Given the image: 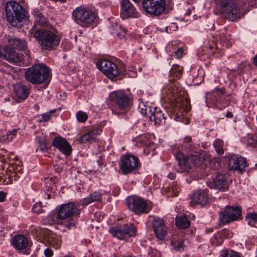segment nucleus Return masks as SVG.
I'll use <instances>...</instances> for the list:
<instances>
[{"label": "nucleus", "instance_id": "nucleus-1", "mask_svg": "<svg viewBox=\"0 0 257 257\" xmlns=\"http://www.w3.org/2000/svg\"><path fill=\"white\" fill-rule=\"evenodd\" d=\"M34 37L45 50L55 49L60 42V38L54 30L38 29L34 32Z\"/></svg>", "mask_w": 257, "mask_h": 257}, {"label": "nucleus", "instance_id": "nucleus-2", "mask_svg": "<svg viewBox=\"0 0 257 257\" xmlns=\"http://www.w3.org/2000/svg\"><path fill=\"white\" fill-rule=\"evenodd\" d=\"M5 10L7 20L12 25H16L17 22H22L26 18V10L16 1L7 2Z\"/></svg>", "mask_w": 257, "mask_h": 257}, {"label": "nucleus", "instance_id": "nucleus-3", "mask_svg": "<svg viewBox=\"0 0 257 257\" xmlns=\"http://www.w3.org/2000/svg\"><path fill=\"white\" fill-rule=\"evenodd\" d=\"M49 68L43 64H38L29 68L25 72V79L34 84L42 83L48 79Z\"/></svg>", "mask_w": 257, "mask_h": 257}, {"label": "nucleus", "instance_id": "nucleus-4", "mask_svg": "<svg viewBox=\"0 0 257 257\" xmlns=\"http://www.w3.org/2000/svg\"><path fill=\"white\" fill-rule=\"evenodd\" d=\"M236 3V0L220 1V13L230 21H235L241 18V14Z\"/></svg>", "mask_w": 257, "mask_h": 257}, {"label": "nucleus", "instance_id": "nucleus-5", "mask_svg": "<svg viewBox=\"0 0 257 257\" xmlns=\"http://www.w3.org/2000/svg\"><path fill=\"white\" fill-rule=\"evenodd\" d=\"M74 21L78 24L89 26L94 22L96 14L91 10L84 6L76 8L72 13Z\"/></svg>", "mask_w": 257, "mask_h": 257}, {"label": "nucleus", "instance_id": "nucleus-6", "mask_svg": "<svg viewBox=\"0 0 257 257\" xmlns=\"http://www.w3.org/2000/svg\"><path fill=\"white\" fill-rule=\"evenodd\" d=\"M80 212L78 203L69 202L59 207L57 210V217L60 219H65L79 215Z\"/></svg>", "mask_w": 257, "mask_h": 257}, {"label": "nucleus", "instance_id": "nucleus-7", "mask_svg": "<svg viewBox=\"0 0 257 257\" xmlns=\"http://www.w3.org/2000/svg\"><path fill=\"white\" fill-rule=\"evenodd\" d=\"M96 66L99 70L110 79L115 78L119 75L120 72L116 65L109 60H100Z\"/></svg>", "mask_w": 257, "mask_h": 257}, {"label": "nucleus", "instance_id": "nucleus-8", "mask_svg": "<svg viewBox=\"0 0 257 257\" xmlns=\"http://www.w3.org/2000/svg\"><path fill=\"white\" fill-rule=\"evenodd\" d=\"M120 169L124 174L136 170L140 166L138 158L132 154H126L121 158Z\"/></svg>", "mask_w": 257, "mask_h": 257}, {"label": "nucleus", "instance_id": "nucleus-9", "mask_svg": "<svg viewBox=\"0 0 257 257\" xmlns=\"http://www.w3.org/2000/svg\"><path fill=\"white\" fill-rule=\"evenodd\" d=\"M109 101L121 110L127 109L131 103L128 96L121 91L111 92L109 96Z\"/></svg>", "mask_w": 257, "mask_h": 257}, {"label": "nucleus", "instance_id": "nucleus-10", "mask_svg": "<svg viewBox=\"0 0 257 257\" xmlns=\"http://www.w3.org/2000/svg\"><path fill=\"white\" fill-rule=\"evenodd\" d=\"M128 208L136 214L148 213L150 209L143 199L135 196L128 197L126 200Z\"/></svg>", "mask_w": 257, "mask_h": 257}, {"label": "nucleus", "instance_id": "nucleus-11", "mask_svg": "<svg viewBox=\"0 0 257 257\" xmlns=\"http://www.w3.org/2000/svg\"><path fill=\"white\" fill-rule=\"evenodd\" d=\"M143 7L146 12L154 16H159L164 11V0H144Z\"/></svg>", "mask_w": 257, "mask_h": 257}, {"label": "nucleus", "instance_id": "nucleus-12", "mask_svg": "<svg viewBox=\"0 0 257 257\" xmlns=\"http://www.w3.org/2000/svg\"><path fill=\"white\" fill-rule=\"evenodd\" d=\"M182 155L180 153H178L176 155V158L178 161V167L176 170L178 172L183 173L188 172L191 168L196 164V161L198 160V156L195 155H190L187 157L183 158Z\"/></svg>", "mask_w": 257, "mask_h": 257}, {"label": "nucleus", "instance_id": "nucleus-13", "mask_svg": "<svg viewBox=\"0 0 257 257\" xmlns=\"http://www.w3.org/2000/svg\"><path fill=\"white\" fill-rule=\"evenodd\" d=\"M141 113L148 117L151 121H154L155 125H160L165 122L166 117L160 108L157 107H146L142 108Z\"/></svg>", "mask_w": 257, "mask_h": 257}, {"label": "nucleus", "instance_id": "nucleus-14", "mask_svg": "<svg viewBox=\"0 0 257 257\" xmlns=\"http://www.w3.org/2000/svg\"><path fill=\"white\" fill-rule=\"evenodd\" d=\"M207 185L210 188L219 190V191H226L228 188L227 177L222 174H215L208 179Z\"/></svg>", "mask_w": 257, "mask_h": 257}, {"label": "nucleus", "instance_id": "nucleus-15", "mask_svg": "<svg viewBox=\"0 0 257 257\" xmlns=\"http://www.w3.org/2000/svg\"><path fill=\"white\" fill-rule=\"evenodd\" d=\"M241 215V210L238 207L226 206L219 214L221 222L229 223L238 219Z\"/></svg>", "mask_w": 257, "mask_h": 257}, {"label": "nucleus", "instance_id": "nucleus-16", "mask_svg": "<svg viewBox=\"0 0 257 257\" xmlns=\"http://www.w3.org/2000/svg\"><path fill=\"white\" fill-rule=\"evenodd\" d=\"M136 228L133 225H124L122 228L117 227H111L109 232L114 237L120 239H125L130 236H134L136 232Z\"/></svg>", "mask_w": 257, "mask_h": 257}, {"label": "nucleus", "instance_id": "nucleus-17", "mask_svg": "<svg viewBox=\"0 0 257 257\" xmlns=\"http://www.w3.org/2000/svg\"><path fill=\"white\" fill-rule=\"evenodd\" d=\"M12 243L15 248L19 250H24L23 253L25 254L30 253V247L32 243L24 235L19 234L15 235L12 240Z\"/></svg>", "mask_w": 257, "mask_h": 257}, {"label": "nucleus", "instance_id": "nucleus-18", "mask_svg": "<svg viewBox=\"0 0 257 257\" xmlns=\"http://www.w3.org/2000/svg\"><path fill=\"white\" fill-rule=\"evenodd\" d=\"M152 225L156 237L163 240L167 234V227L163 219L155 217L152 221Z\"/></svg>", "mask_w": 257, "mask_h": 257}, {"label": "nucleus", "instance_id": "nucleus-19", "mask_svg": "<svg viewBox=\"0 0 257 257\" xmlns=\"http://www.w3.org/2000/svg\"><path fill=\"white\" fill-rule=\"evenodd\" d=\"M139 13L129 0H122L120 16L123 19L137 18Z\"/></svg>", "mask_w": 257, "mask_h": 257}, {"label": "nucleus", "instance_id": "nucleus-20", "mask_svg": "<svg viewBox=\"0 0 257 257\" xmlns=\"http://www.w3.org/2000/svg\"><path fill=\"white\" fill-rule=\"evenodd\" d=\"M230 169L241 172L246 167V160L245 158L232 156L228 160Z\"/></svg>", "mask_w": 257, "mask_h": 257}, {"label": "nucleus", "instance_id": "nucleus-21", "mask_svg": "<svg viewBox=\"0 0 257 257\" xmlns=\"http://www.w3.org/2000/svg\"><path fill=\"white\" fill-rule=\"evenodd\" d=\"M52 145L59 149L66 156H69L71 153L72 148L68 142L60 137H56L53 140Z\"/></svg>", "mask_w": 257, "mask_h": 257}, {"label": "nucleus", "instance_id": "nucleus-22", "mask_svg": "<svg viewBox=\"0 0 257 257\" xmlns=\"http://www.w3.org/2000/svg\"><path fill=\"white\" fill-rule=\"evenodd\" d=\"M3 51L4 52L0 51V58L14 63L20 62L22 60V55L10 49L8 46H5Z\"/></svg>", "mask_w": 257, "mask_h": 257}, {"label": "nucleus", "instance_id": "nucleus-23", "mask_svg": "<svg viewBox=\"0 0 257 257\" xmlns=\"http://www.w3.org/2000/svg\"><path fill=\"white\" fill-rule=\"evenodd\" d=\"M207 200L208 195L206 192L198 190L193 195L190 204L192 206L195 204H200L203 206L207 203Z\"/></svg>", "mask_w": 257, "mask_h": 257}, {"label": "nucleus", "instance_id": "nucleus-24", "mask_svg": "<svg viewBox=\"0 0 257 257\" xmlns=\"http://www.w3.org/2000/svg\"><path fill=\"white\" fill-rule=\"evenodd\" d=\"M14 93L17 97L21 100L26 99L29 95V89L22 83L17 84L14 86Z\"/></svg>", "mask_w": 257, "mask_h": 257}, {"label": "nucleus", "instance_id": "nucleus-25", "mask_svg": "<svg viewBox=\"0 0 257 257\" xmlns=\"http://www.w3.org/2000/svg\"><path fill=\"white\" fill-rule=\"evenodd\" d=\"M101 132L100 128L96 127L90 131L83 135L80 138L79 141L81 143H85L88 142H91L95 140L97 136Z\"/></svg>", "mask_w": 257, "mask_h": 257}, {"label": "nucleus", "instance_id": "nucleus-26", "mask_svg": "<svg viewBox=\"0 0 257 257\" xmlns=\"http://www.w3.org/2000/svg\"><path fill=\"white\" fill-rule=\"evenodd\" d=\"M8 45L12 49L23 50L27 47V43L25 40L12 37L8 39Z\"/></svg>", "mask_w": 257, "mask_h": 257}, {"label": "nucleus", "instance_id": "nucleus-27", "mask_svg": "<svg viewBox=\"0 0 257 257\" xmlns=\"http://www.w3.org/2000/svg\"><path fill=\"white\" fill-rule=\"evenodd\" d=\"M184 233L179 232L174 234L172 236L171 242L174 249L180 250L183 245Z\"/></svg>", "mask_w": 257, "mask_h": 257}, {"label": "nucleus", "instance_id": "nucleus-28", "mask_svg": "<svg viewBox=\"0 0 257 257\" xmlns=\"http://www.w3.org/2000/svg\"><path fill=\"white\" fill-rule=\"evenodd\" d=\"M154 137L149 134L141 135L138 138V142L144 144L146 148H150L153 150L154 148V143L153 140Z\"/></svg>", "mask_w": 257, "mask_h": 257}, {"label": "nucleus", "instance_id": "nucleus-29", "mask_svg": "<svg viewBox=\"0 0 257 257\" xmlns=\"http://www.w3.org/2000/svg\"><path fill=\"white\" fill-rule=\"evenodd\" d=\"M35 18V25L34 28L37 25L41 27H45L48 25L47 19L40 12L36 11L34 12Z\"/></svg>", "mask_w": 257, "mask_h": 257}, {"label": "nucleus", "instance_id": "nucleus-30", "mask_svg": "<svg viewBox=\"0 0 257 257\" xmlns=\"http://www.w3.org/2000/svg\"><path fill=\"white\" fill-rule=\"evenodd\" d=\"M176 225L180 228H186L190 226V222L188 220L186 215H182L176 217Z\"/></svg>", "mask_w": 257, "mask_h": 257}, {"label": "nucleus", "instance_id": "nucleus-31", "mask_svg": "<svg viewBox=\"0 0 257 257\" xmlns=\"http://www.w3.org/2000/svg\"><path fill=\"white\" fill-rule=\"evenodd\" d=\"M101 199V195L98 192H94L89 196L84 198L82 201L83 205L86 206L94 201H99Z\"/></svg>", "mask_w": 257, "mask_h": 257}, {"label": "nucleus", "instance_id": "nucleus-32", "mask_svg": "<svg viewBox=\"0 0 257 257\" xmlns=\"http://www.w3.org/2000/svg\"><path fill=\"white\" fill-rule=\"evenodd\" d=\"M48 243L55 248H59L61 246V240L60 237L57 235L52 234L50 235L47 239Z\"/></svg>", "mask_w": 257, "mask_h": 257}, {"label": "nucleus", "instance_id": "nucleus-33", "mask_svg": "<svg viewBox=\"0 0 257 257\" xmlns=\"http://www.w3.org/2000/svg\"><path fill=\"white\" fill-rule=\"evenodd\" d=\"M112 34L114 36H116L119 38L121 39L125 37L126 32L120 25L115 24L112 25Z\"/></svg>", "mask_w": 257, "mask_h": 257}, {"label": "nucleus", "instance_id": "nucleus-34", "mask_svg": "<svg viewBox=\"0 0 257 257\" xmlns=\"http://www.w3.org/2000/svg\"><path fill=\"white\" fill-rule=\"evenodd\" d=\"M183 68L179 65H174L172 66L170 71V74L174 77L180 78L182 73Z\"/></svg>", "mask_w": 257, "mask_h": 257}, {"label": "nucleus", "instance_id": "nucleus-35", "mask_svg": "<svg viewBox=\"0 0 257 257\" xmlns=\"http://www.w3.org/2000/svg\"><path fill=\"white\" fill-rule=\"evenodd\" d=\"M223 144V142L220 139H217L214 141L213 146L218 154H222L224 153Z\"/></svg>", "mask_w": 257, "mask_h": 257}, {"label": "nucleus", "instance_id": "nucleus-36", "mask_svg": "<svg viewBox=\"0 0 257 257\" xmlns=\"http://www.w3.org/2000/svg\"><path fill=\"white\" fill-rule=\"evenodd\" d=\"M183 143L185 144V147L187 148L189 151H192L195 149V146L192 143V138L190 136H187L184 139Z\"/></svg>", "mask_w": 257, "mask_h": 257}, {"label": "nucleus", "instance_id": "nucleus-37", "mask_svg": "<svg viewBox=\"0 0 257 257\" xmlns=\"http://www.w3.org/2000/svg\"><path fill=\"white\" fill-rule=\"evenodd\" d=\"M217 101V96L215 93L210 95L206 98V103L208 106H209V105L214 106L216 104Z\"/></svg>", "mask_w": 257, "mask_h": 257}, {"label": "nucleus", "instance_id": "nucleus-38", "mask_svg": "<svg viewBox=\"0 0 257 257\" xmlns=\"http://www.w3.org/2000/svg\"><path fill=\"white\" fill-rule=\"evenodd\" d=\"M204 47L205 48L209 50H213L212 53H214V49L217 48V45L215 44L214 40H209L204 42Z\"/></svg>", "mask_w": 257, "mask_h": 257}, {"label": "nucleus", "instance_id": "nucleus-39", "mask_svg": "<svg viewBox=\"0 0 257 257\" xmlns=\"http://www.w3.org/2000/svg\"><path fill=\"white\" fill-rule=\"evenodd\" d=\"M68 219V220L66 221L64 224L68 229H70L75 225L77 222V220L76 218L74 217H71Z\"/></svg>", "mask_w": 257, "mask_h": 257}, {"label": "nucleus", "instance_id": "nucleus-40", "mask_svg": "<svg viewBox=\"0 0 257 257\" xmlns=\"http://www.w3.org/2000/svg\"><path fill=\"white\" fill-rule=\"evenodd\" d=\"M76 117L78 120L80 122H84L87 120L88 118V116L86 113L82 111H79L77 113Z\"/></svg>", "mask_w": 257, "mask_h": 257}, {"label": "nucleus", "instance_id": "nucleus-41", "mask_svg": "<svg viewBox=\"0 0 257 257\" xmlns=\"http://www.w3.org/2000/svg\"><path fill=\"white\" fill-rule=\"evenodd\" d=\"M247 144L248 146H250L252 147H255L257 145V140L256 138L252 135H248L247 140Z\"/></svg>", "mask_w": 257, "mask_h": 257}, {"label": "nucleus", "instance_id": "nucleus-42", "mask_svg": "<svg viewBox=\"0 0 257 257\" xmlns=\"http://www.w3.org/2000/svg\"><path fill=\"white\" fill-rule=\"evenodd\" d=\"M34 212L41 213L43 212L42 205L41 202H37L35 203L32 208Z\"/></svg>", "mask_w": 257, "mask_h": 257}, {"label": "nucleus", "instance_id": "nucleus-43", "mask_svg": "<svg viewBox=\"0 0 257 257\" xmlns=\"http://www.w3.org/2000/svg\"><path fill=\"white\" fill-rule=\"evenodd\" d=\"M223 257H243L240 253L233 250L227 251Z\"/></svg>", "mask_w": 257, "mask_h": 257}, {"label": "nucleus", "instance_id": "nucleus-44", "mask_svg": "<svg viewBox=\"0 0 257 257\" xmlns=\"http://www.w3.org/2000/svg\"><path fill=\"white\" fill-rule=\"evenodd\" d=\"M55 111V110H51L49 112L43 114L42 115V117H41V119L40 120L41 121H44V122L48 121L50 118L51 114H52Z\"/></svg>", "mask_w": 257, "mask_h": 257}, {"label": "nucleus", "instance_id": "nucleus-45", "mask_svg": "<svg viewBox=\"0 0 257 257\" xmlns=\"http://www.w3.org/2000/svg\"><path fill=\"white\" fill-rule=\"evenodd\" d=\"M247 217L250 219V221L248 222L249 224H250L251 221L256 222L257 221V213H250L247 214Z\"/></svg>", "mask_w": 257, "mask_h": 257}, {"label": "nucleus", "instance_id": "nucleus-46", "mask_svg": "<svg viewBox=\"0 0 257 257\" xmlns=\"http://www.w3.org/2000/svg\"><path fill=\"white\" fill-rule=\"evenodd\" d=\"M170 85L169 86L168 89H170L171 88L172 90L171 92L173 93L175 92V87H176L177 82L173 79L170 80Z\"/></svg>", "mask_w": 257, "mask_h": 257}, {"label": "nucleus", "instance_id": "nucleus-47", "mask_svg": "<svg viewBox=\"0 0 257 257\" xmlns=\"http://www.w3.org/2000/svg\"><path fill=\"white\" fill-rule=\"evenodd\" d=\"M183 50L181 48H178L174 51L175 56L178 59H180L182 57Z\"/></svg>", "mask_w": 257, "mask_h": 257}, {"label": "nucleus", "instance_id": "nucleus-48", "mask_svg": "<svg viewBox=\"0 0 257 257\" xmlns=\"http://www.w3.org/2000/svg\"><path fill=\"white\" fill-rule=\"evenodd\" d=\"M17 132V130L14 129L12 132H9L8 133V139L9 140H11L13 139V137L16 136V133Z\"/></svg>", "mask_w": 257, "mask_h": 257}, {"label": "nucleus", "instance_id": "nucleus-49", "mask_svg": "<svg viewBox=\"0 0 257 257\" xmlns=\"http://www.w3.org/2000/svg\"><path fill=\"white\" fill-rule=\"evenodd\" d=\"M45 255L47 257H51L53 254V252L52 250L50 248H46L44 251Z\"/></svg>", "mask_w": 257, "mask_h": 257}, {"label": "nucleus", "instance_id": "nucleus-50", "mask_svg": "<svg viewBox=\"0 0 257 257\" xmlns=\"http://www.w3.org/2000/svg\"><path fill=\"white\" fill-rule=\"evenodd\" d=\"M40 146L42 150H45L47 148V145L45 141L42 140V142H39Z\"/></svg>", "mask_w": 257, "mask_h": 257}, {"label": "nucleus", "instance_id": "nucleus-51", "mask_svg": "<svg viewBox=\"0 0 257 257\" xmlns=\"http://www.w3.org/2000/svg\"><path fill=\"white\" fill-rule=\"evenodd\" d=\"M6 197V194L3 191L0 192V202H3L5 201Z\"/></svg>", "mask_w": 257, "mask_h": 257}, {"label": "nucleus", "instance_id": "nucleus-52", "mask_svg": "<svg viewBox=\"0 0 257 257\" xmlns=\"http://www.w3.org/2000/svg\"><path fill=\"white\" fill-rule=\"evenodd\" d=\"M224 37H225V36H224V35L223 36V35L220 36V41H222L223 43H224L225 46L227 47L228 46V44L226 42Z\"/></svg>", "mask_w": 257, "mask_h": 257}, {"label": "nucleus", "instance_id": "nucleus-53", "mask_svg": "<svg viewBox=\"0 0 257 257\" xmlns=\"http://www.w3.org/2000/svg\"><path fill=\"white\" fill-rule=\"evenodd\" d=\"M215 90L217 92H219V93L222 94H224L225 93V90L223 89H221V88H216L215 89Z\"/></svg>", "mask_w": 257, "mask_h": 257}, {"label": "nucleus", "instance_id": "nucleus-54", "mask_svg": "<svg viewBox=\"0 0 257 257\" xmlns=\"http://www.w3.org/2000/svg\"><path fill=\"white\" fill-rule=\"evenodd\" d=\"M225 116L228 118H231L233 117V114L230 111H227L225 114Z\"/></svg>", "mask_w": 257, "mask_h": 257}, {"label": "nucleus", "instance_id": "nucleus-55", "mask_svg": "<svg viewBox=\"0 0 257 257\" xmlns=\"http://www.w3.org/2000/svg\"><path fill=\"white\" fill-rule=\"evenodd\" d=\"M168 177L170 178L171 179H174L175 177V175L173 173H170L168 175Z\"/></svg>", "mask_w": 257, "mask_h": 257}, {"label": "nucleus", "instance_id": "nucleus-56", "mask_svg": "<svg viewBox=\"0 0 257 257\" xmlns=\"http://www.w3.org/2000/svg\"><path fill=\"white\" fill-rule=\"evenodd\" d=\"M253 64L257 67V54L253 58Z\"/></svg>", "mask_w": 257, "mask_h": 257}, {"label": "nucleus", "instance_id": "nucleus-57", "mask_svg": "<svg viewBox=\"0 0 257 257\" xmlns=\"http://www.w3.org/2000/svg\"><path fill=\"white\" fill-rule=\"evenodd\" d=\"M214 163L215 166L214 167V169H217L220 167L219 163L216 161H214Z\"/></svg>", "mask_w": 257, "mask_h": 257}, {"label": "nucleus", "instance_id": "nucleus-58", "mask_svg": "<svg viewBox=\"0 0 257 257\" xmlns=\"http://www.w3.org/2000/svg\"><path fill=\"white\" fill-rule=\"evenodd\" d=\"M226 233V230H222V232L219 233L218 235L220 237V236H224L225 235V234Z\"/></svg>", "mask_w": 257, "mask_h": 257}, {"label": "nucleus", "instance_id": "nucleus-59", "mask_svg": "<svg viewBox=\"0 0 257 257\" xmlns=\"http://www.w3.org/2000/svg\"><path fill=\"white\" fill-rule=\"evenodd\" d=\"M180 118V117L179 115H176L175 117V119L176 120V121H179V120H181V119H179Z\"/></svg>", "mask_w": 257, "mask_h": 257}, {"label": "nucleus", "instance_id": "nucleus-60", "mask_svg": "<svg viewBox=\"0 0 257 257\" xmlns=\"http://www.w3.org/2000/svg\"><path fill=\"white\" fill-rule=\"evenodd\" d=\"M213 164V161H212V162L210 163V164L211 167H213L212 166V164Z\"/></svg>", "mask_w": 257, "mask_h": 257}, {"label": "nucleus", "instance_id": "nucleus-61", "mask_svg": "<svg viewBox=\"0 0 257 257\" xmlns=\"http://www.w3.org/2000/svg\"><path fill=\"white\" fill-rule=\"evenodd\" d=\"M187 3H188V4H190V2H189V0H188V1H187Z\"/></svg>", "mask_w": 257, "mask_h": 257}]
</instances>
